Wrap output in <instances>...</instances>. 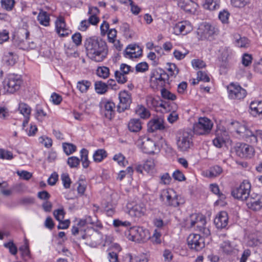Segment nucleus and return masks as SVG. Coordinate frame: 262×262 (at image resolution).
I'll list each match as a JSON object with an SVG mask.
<instances>
[{
    "mask_svg": "<svg viewBox=\"0 0 262 262\" xmlns=\"http://www.w3.org/2000/svg\"><path fill=\"white\" fill-rule=\"evenodd\" d=\"M206 220L200 214H194L190 216V227L196 226L197 229L202 232L205 235L208 236L210 234L209 229L205 227Z\"/></svg>",
    "mask_w": 262,
    "mask_h": 262,
    "instance_id": "1a4fd4ad",
    "label": "nucleus"
},
{
    "mask_svg": "<svg viewBox=\"0 0 262 262\" xmlns=\"http://www.w3.org/2000/svg\"><path fill=\"white\" fill-rule=\"evenodd\" d=\"M167 108L170 110L169 112L171 111V113L167 117V120L169 123H173L179 118V115L175 111L177 106L173 103H169V107Z\"/></svg>",
    "mask_w": 262,
    "mask_h": 262,
    "instance_id": "f704fd0d",
    "label": "nucleus"
},
{
    "mask_svg": "<svg viewBox=\"0 0 262 262\" xmlns=\"http://www.w3.org/2000/svg\"><path fill=\"white\" fill-rule=\"evenodd\" d=\"M22 82L20 76L9 74L5 78L3 82V87L7 93L13 94L20 89Z\"/></svg>",
    "mask_w": 262,
    "mask_h": 262,
    "instance_id": "20e7f679",
    "label": "nucleus"
},
{
    "mask_svg": "<svg viewBox=\"0 0 262 262\" xmlns=\"http://www.w3.org/2000/svg\"><path fill=\"white\" fill-rule=\"evenodd\" d=\"M219 52L220 54L219 56V59L225 63L228 62L233 55L232 50L226 47L221 48L219 50Z\"/></svg>",
    "mask_w": 262,
    "mask_h": 262,
    "instance_id": "c85d7f7f",
    "label": "nucleus"
},
{
    "mask_svg": "<svg viewBox=\"0 0 262 262\" xmlns=\"http://www.w3.org/2000/svg\"><path fill=\"white\" fill-rule=\"evenodd\" d=\"M130 71V66L125 63L121 64L119 70L115 72V76L118 82L121 84L125 83L127 80L126 75L128 74Z\"/></svg>",
    "mask_w": 262,
    "mask_h": 262,
    "instance_id": "a211bd4d",
    "label": "nucleus"
},
{
    "mask_svg": "<svg viewBox=\"0 0 262 262\" xmlns=\"http://www.w3.org/2000/svg\"><path fill=\"white\" fill-rule=\"evenodd\" d=\"M96 232L91 228L90 227H88L86 228L84 227L83 229V233L82 234L81 238L83 239H86L88 242L89 239L92 238Z\"/></svg>",
    "mask_w": 262,
    "mask_h": 262,
    "instance_id": "49530a36",
    "label": "nucleus"
},
{
    "mask_svg": "<svg viewBox=\"0 0 262 262\" xmlns=\"http://www.w3.org/2000/svg\"><path fill=\"white\" fill-rule=\"evenodd\" d=\"M220 4L221 0H205L203 7L205 9L213 11L219 9Z\"/></svg>",
    "mask_w": 262,
    "mask_h": 262,
    "instance_id": "72a5a7b5",
    "label": "nucleus"
},
{
    "mask_svg": "<svg viewBox=\"0 0 262 262\" xmlns=\"http://www.w3.org/2000/svg\"><path fill=\"white\" fill-rule=\"evenodd\" d=\"M204 29H199L198 34H201L202 38H208L214 33V28L209 25H206L204 26Z\"/></svg>",
    "mask_w": 262,
    "mask_h": 262,
    "instance_id": "e433bc0d",
    "label": "nucleus"
},
{
    "mask_svg": "<svg viewBox=\"0 0 262 262\" xmlns=\"http://www.w3.org/2000/svg\"><path fill=\"white\" fill-rule=\"evenodd\" d=\"M236 154L242 158H251L255 152L254 148L245 143L237 144L235 147Z\"/></svg>",
    "mask_w": 262,
    "mask_h": 262,
    "instance_id": "4468645a",
    "label": "nucleus"
},
{
    "mask_svg": "<svg viewBox=\"0 0 262 262\" xmlns=\"http://www.w3.org/2000/svg\"><path fill=\"white\" fill-rule=\"evenodd\" d=\"M136 114L141 118L146 119L150 116L149 111L142 105H138L135 109Z\"/></svg>",
    "mask_w": 262,
    "mask_h": 262,
    "instance_id": "2f4dec72",
    "label": "nucleus"
},
{
    "mask_svg": "<svg viewBox=\"0 0 262 262\" xmlns=\"http://www.w3.org/2000/svg\"><path fill=\"white\" fill-rule=\"evenodd\" d=\"M161 94L162 98L165 99L174 100L176 99V95L164 88L161 89Z\"/></svg>",
    "mask_w": 262,
    "mask_h": 262,
    "instance_id": "603ef678",
    "label": "nucleus"
},
{
    "mask_svg": "<svg viewBox=\"0 0 262 262\" xmlns=\"http://www.w3.org/2000/svg\"><path fill=\"white\" fill-rule=\"evenodd\" d=\"M192 135L187 131H179L177 136V145L181 151H187L192 145Z\"/></svg>",
    "mask_w": 262,
    "mask_h": 262,
    "instance_id": "39448f33",
    "label": "nucleus"
},
{
    "mask_svg": "<svg viewBox=\"0 0 262 262\" xmlns=\"http://www.w3.org/2000/svg\"><path fill=\"white\" fill-rule=\"evenodd\" d=\"M250 141L252 143L257 142L259 140L262 141V130H256L254 133L252 132V135L249 136Z\"/></svg>",
    "mask_w": 262,
    "mask_h": 262,
    "instance_id": "864d4df0",
    "label": "nucleus"
},
{
    "mask_svg": "<svg viewBox=\"0 0 262 262\" xmlns=\"http://www.w3.org/2000/svg\"><path fill=\"white\" fill-rule=\"evenodd\" d=\"M96 74L99 77L106 79L110 75V70L106 67H99L97 69Z\"/></svg>",
    "mask_w": 262,
    "mask_h": 262,
    "instance_id": "de8ad7c7",
    "label": "nucleus"
},
{
    "mask_svg": "<svg viewBox=\"0 0 262 262\" xmlns=\"http://www.w3.org/2000/svg\"><path fill=\"white\" fill-rule=\"evenodd\" d=\"M250 1L251 0H230V4L235 8H243L249 4Z\"/></svg>",
    "mask_w": 262,
    "mask_h": 262,
    "instance_id": "8fccbe9b",
    "label": "nucleus"
},
{
    "mask_svg": "<svg viewBox=\"0 0 262 262\" xmlns=\"http://www.w3.org/2000/svg\"><path fill=\"white\" fill-rule=\"evenodd\" d=\"M160 198L165 205L172 207H178L185 203L184 198L172 189L162 190Z\"/></svg>",
    "mask_w": 262,
    "mask_h": 262,
    "instance_id": "f03ea898",
    "label": "nucleus"
},
{
    "mask_svg": "<svg viewBox=\"0 0 262 262\" xmlns=\"http://www.w3.org/2000/svg\"><path fill=\"white\" fill-rule=\"evenodd\" d=\"M62 147L64 152L67 155H70L73 154L76 149V146L71 143H63Z\"/></svg>",
    "mask_w": 262,
    "mask_h": 262,
    "instance_id": "5fc2aeb1",
    "label": "nucleus"
},
{
    "mask_svg": "<svg viewBox=\"0 0 262 262\" xmlns=\"http://www.w3.org/2000/svg\"><path fill=\"white\" fill-rule=\"evenodd\" d=\"M107 157L106 151L103 149H99L93 154V160L96 162H100Z\"/></svg>",
    "mask_w": 262,
    "mask_h": 262,
    "instance_id": "79ce46f5",
    "label": "nucleus"
},
{
    "mask_svg": "<svg viewBox=\"0 0 262 262\" xmlns=\"http://www.w3.org/2000/svg\"><path fill=\"white\" fill-rule=\"evenodd\" d=\"M91 85V81L82 80L77 82L76 88L81 93H86Z\"/></svg>",
    "mask_w": 262,
    "mask_h": 262,
    "instance_id": "4c0bfd02",
    "label": "nucleus"
},
{
    "mask_svg": "<svg viewBox=\"0 0 262 262\" xmlns=\"http://www.w3.org/2000/svg\"><path fill=\"white\" fill-rule=\"evenodd\" d=\"M119 103L117 105V111L121 113L128 110L132 102L131 94L125 90L122 91L119 93Z\"/></svg>",
    "mask_w": 262,
    "mask_h": 262,
    "instance_id": "9b49d317",
    "label": "nucleus"
},
{
    "mask_svg": "<svg viewBox=\"0 0 262 262\" xmlns=\"http://www.w3.org/2000/svg\"><path fill=\"white\" fill-rule=\"evenodd\" d=\"M227 89L229 97L231 99H243L247 94L246 90L237 84L231 83L229 85Z\"/></svg>",
    "mask_w": 262,
    "mask_h": 262,
    "instance_id": "2eb2a0df",
    "label": "nucleus"
},
{
    "mask_svg": "<svg viewBox=\"0 0 262 262\" xmlns=\"http://www.w3.org/2000/svg\"><path fill=\"white\" fill-rule=\"evenodd\" d=\"M103 241V236L101 232H96L94 235L89 239V241L92 245L96 246L101 243Z\"/></svg>",
    "mask_w": 262,
    "mask_h": 262,
    "instance_id": "09e8293b",
    "label": "nucleus"
},
{
    "mask_svg": "<svg viewBox=\"0 0 262 262\" xmlns=\"http://www.w3.org/2000/svg\"><path fill=\"white\" fill-rule=\"evenodd\" d=\"M223 171L222 168L217 165L211 167L205 172V175L208 178H214L219 176Z\"/></svg>",
    "mask_w": 262,
    "mask_h": 262,
    "instance_id": "ea45409f",
    "label": "nucleus"
},
{
    "mask_svg": "<svg viewBox=\"0 0 262 262\" xmlns=\"http://www.w3.org/2000/svg\"><path fill=\"white\" fill-rule=\"evenodd\" d=\"M95 90L99 94H104L107 91V85L102 81H96L94 84Z\"/></svg>",
    "mask_w": 262,
    "mask_h": 262,
    "instance_id": "37998d69",
    "label": "nucleus"
},
{
    "mask_svg": "<svg viewBox=\"0 0 262 262\" xmlns=\"http://www.w3.org/2000/svg\"><path fill=\"white\" fill-rule=\"evenodd\" d=\"M146 103L149 108H155L157 111H159L158 108H161L159 111L162 113L170 111L167 108L169 107L168 103L156 99L151 96H147L146 97Z\"/></svg>",
    "mask_w": 262,
    "mask_h": 262,
    "instance_id": "f8f14e48",
    "label": "nucleus"
},
{
    "mask_svg": "<svg viewBox=\"0 0 262 262\" xmlns=\"http://www.w3.org/2000/svg\"><path fill=\"white\" fill-rule=\"evenodd\" d=\"M189 247L200 251L205 247L204 238L198 234H190L187 239Z\"/></svg>",
    "mask_w": 262,
    "mask_h": 262,
    "instance_id": "ddd939ff",
    "label": "nucleus"
},
{
    "mask_svg": "<svg viewBox=\"0 0 262 262\" xmlns=\"http://www.w3.org/2000/svg\"><path fill=\"white\" fill-rule=\"evenodd\" d=\"M127 212L128 214L132 217H140L144 215L146 212V207L143 203L135 204L130 203L127 204Z\"/></svg>",
    "mask_w": 262,
    "mask_h": 262,
    "instance_id": "dca6fc26",
    "label": "nucleus"
},
{
    "mask_svg": "<svg viewBox=\"0 0 262 262\" xmlns=\"http://www.w3.org/2000/svg\"><path fill=\"white\" fill-rule=\"evenodd\" d=\"M85 47L88 57L96 62L103 61L108 54L106 43L97 36L87 38L85 42Z\"/></svg>",
    "mask_w": 262,
    "mask_h": 262,
    "instance_id": "f257e3e1",
    "label": "nucleus"
},
{
    "mask_svg": "<svg viewBox=\"0 0 262 262\" xmlns=\"http://www.w3.org/2000/svg\"><path fill=\"white\" fill-rule=\"evenodd\" d=\"M230 13L226 10L220 11L219 14V18L223 23H227L228 21Z\"/></svg>",
    "mask_w": 262,
    "mask_h": 262,
    "instance_id": "680f3d73",
    "label": "nucleus"
},
{
    "mask_svg": "<svg viewBox=\"0 0 262 262\" xmlns=\"http://www.w3.org/2000/svg\"><path fill=\"white\" fill-rule=\"evenodd\" d=\"M17 60V56L12 52L6 53L3 57V60L8 66H12L15 64Z\"/></svg>",
    "mask_w": 262,
    "mask_h": 262,
    "instance_id": "c9c22d12",
    "label": "nucleus"
},
{
    "mask_svg": "<svg viewBox=\"0 0 262 262\" xmlns=\"http://www.w3.org/2000/svg\"><path fill=\"white\" fill-rule=\"evenodd\" d=\"M220 250L221 252L226 255L235 254L237 251L235 245L229 241L222 243L220 244Z\"/></svg>",
    "mask_w": 262,
    "mask_h": 262,
    "instance_id": "393cba45",
    "label": "nucleus"
},
{
    "mask_svg": "<svg viewBox=\"0 0 262 262\" xmlns=\"http://www.w3.org/2000/svg\"><path fill=\"white\" fill-rule=\"evenodd\" d=\"M113 160L116 161L119 165L122 166H125L126 163H127L125 161V157L121 153L116 154L113 157Z\"/></svg>",
    "mask_w": 262,
    "mask_h": 262,
    "instance_id": "6e6d98bb",
    "label": "nucleus"
},
{
    "mask_svg": "<svg viewBox=\"0 0 262 262\" xmlns=\"http://www.w3.org/2000/svg\"><path fill=\"white\" fill-rule=\"evenodd\" d=\"M168 80V74L162 69L154 71L150 76V82L154 86L162 87Z\"/></svg>",
    "mask_w": 262,
    "mask_h": 262,
    "instance_id": "9d476101",
    "label": "nucleus"
},
{
    "mask_svg": "<svg viewBox=\"0 0 262 262\" xmlns=\"http://www.w3.org/2000/svg\"><path fill=\"white\" fill-rule=\"evenodd\" d=\"M37 19L41 25L46 27L49 26L50 19L47 12L41 11L37 16Z\"/></svg>",
    "mask_w": 262,
    "mask_h": 262,
    "instance_id": "58836bf2",
    "label": "nucleus"
},
{
    "mask_svg": "<svg viewBox=\"0 0 262 262\" xmlns=\"http://www.w3.org/2000/svg\"><path fill=\"white\" fill-rule=\"evenodd\" d=\"M55 30L60 37H64L69 36L71 31L67 26L64 18L62 16L57 17L55 22Z\"/></svg>",
    "mask_w": 262,
    "mask_h": 262,
    "instance_id": "f3484780",
    "label": "nucleus"
},
{
    "mask_svg": "<svg viewBox=\"0 0 262 262\" xmlns=\"http://www.w3.org/2000/svg\"><path fill=\"white\" fill-rule=\"evenodd\" d=\"M236 132L243 138H248L249 136L252 135V132L248 129L245 123H240L235 121L231 123Z\"/></svg>",
    "mask_w": 262,
    "mask_h": 262,
    "instance_id": "b1692460",
    "label": "nucleus"
},
{
    "mask_svg": "<svg viewBox=\"0 0 262 262\" xmlns=\"http://www.w3.org/2000/svg\"><path fill=\"white\" fill-rule=\"evenodd\" d=\"M126 237L134 242H144L149 237V232L143 227L134 226L125 232Z\"/></svg>",
    "mask_w": 262,
    "mask_h": 262,
    "instance_id": "7ed1b4c3",
    "label": "nucleus"
},
{
    "mask_svg": "<svg viewBox=\"0 0 262 262\" xmlns=\"http://www.w3.org/2000/svg\"><path fill=\"white\" fill-rule=\"evenodd\" d=\"M189 52L187 50H183L181 51L179 50H175L173 51V56L178 60H181L185 58L186 55L188 54Z\"/></svg>",
    "mask_w": 262,
    "mask_h": 262,
    "instance_id": "bf43d9fd",
    "label": "nucleus"
},
{
    "mask_svg": "<svg viewBox=\"0 0 262 262\" xmlns=\"http://www.w3.org/2000/svg\"><path fill=\"white\" fill-rule=\"evenodd\" d=\"M142 49L136 45H129L125 49L124 55L126 58L134 59L139 57L142 55Z\"/></svg>",
    "mask_w": 262,
    "mask_h": 262,
    "instance_id": "412c9836",
    "label": "nucleus"
},
{
    "mask_svg": "<svg viewBox=\"0 0 262 262\" xmlns=\"http://www.w3.org/2000/svg\"><path fill=\"white\" fill-rule=\"evenodd\" d=\"M247 207L254 211L260 210L262 207V195L252 194L247 200Z\"/></svg>",
    "mask_w": 262,
    "mask_h": 262,
    "instance_id": "6ab92c4d",
    "label": "nucleus"
},
{
    "mask_svg": "<svg viewBox=\"0 0 262 262\" xmlns=\"http://www.w3.org/2000/svg\"><path fill=\"white\" fill-rule=\"evenodd\" d=\"M214 223L217 228H225L228 223L227 213L226 211L220 212L214 219Z\"/></svg>",
    "mask_w": 262,
    "mask_h": 262,
    "instance_id": "a878e982",
    "label": "nucleus"
},
{
    "mask_svg": "<svg viewBox=\"0 0 262 262\" xmlns=\"http://www.w3.org/2000/svg\"><path fill=\"white\" fill-rule=\"evenodd\" d=\"M67 163L71 168H75L79 165L80 160L77 157L72 156L68 159Z\"/></svg>",
    "mask_w": 262,
    "mask_h": 262,
    "instance_id": "13d9d810",
    "label": "nucleus"
},
{
    "mask_svg": "<svg viewBox=\"0 0 262 262\" xmlns=\"http://www.w3.org/2000/svg\"><path fill=\"white\" fill-rule=\"evenodd\" d=\"M47 114L42 106L38 105L36 108L35 117L39 121H42L47 117Z\"/></svg>",
    "mask_w": 262,
    "mask_h": 262,
    "instance_id": "a18cd8bd",
    "label": "nucleus"
},
{
    "mask_svg": "<svg viewBox=\"0 0 262 262\" xmlns=\"http://www.w3.org/2000/svg\"><path fill=\"white\" fill-rule=\"evenodd\" d=\"M213 126L212 121L207 117H200L193 125L194 133L199 135H207Z\"/></svg>",
    "mask_w": 262,
    "mask_h": 262,
    "instance_id": "423d86ee",
    "label": "nucleus"
},
{
    "mask_svg": "<svg viewBox=\"0 0 262 262\" xmlns=\"http://www.w3.org/2000/svg\"><path fill=\"white\" fill-rule=\"evenodd\" d=\"M89 151L85 148H82L80 150V157L82 162V165L83 168H86L90 165V161L88 160Z\"/></svg>",
    "mask_w": 262,
    "mask_h": 262,
    "instance_id": "c03bdc74",
    "label": "nucleus"
},
{
    "mask_svg": "<svg viewBox=\"0 0 262 262\" xmlns=\"http://www.w3.org/2000/svg\"><path fill=\"white\" fill-rule=\"evenodd\" d=\"M129 262H148V259L144 255L132 256L129 255Z\"/></svg>",
    "mask_w": 262,
    "mask_h": 262,
    "instance_id": "774afa93",
    "label": "nucleus"
},
{
    "mask_svg": "<svg viewBox=\"0 0 262 262\" xmlns=\"http://www.w3.org/2000/svg\"><path fill=\"white\" fill-rule=\"evenodd\" d=\"M15 2L14 0H1V4L2 7L5 10L10 11H11L14 6Z\"/></svg>",
    "mask_w": 262,
    "mask_h": 262,
    "instance_id": "3c124183",
    "label": "nucleus"
},
{
    "mask_svg": "<svg viewBox=\"0 0 262 262\" xmlns=\"http://www.w3.org/2000/svg\"><path fill=\"white\" fill-rule=\"evenodd\" d=\"M210 188L213 193L219 195V197L220 198V200H224L225 199V195L223 193L220 192L219 187L217 184H210Z\"/></svg>",
    "mask_w": 262,
    "mask_h": 262,
    "instance_id": "e2e57ef3",
    "label": "nucleus"
},
{
    "mask_svg": "<svg viewBox=\"0 0 262 262\" xmlns=\"http://www.w3.org/2000/svg\"><path fill=\"white\" fill-rule=\"evenodd\" d=\"M128 128L132 132H138L142 128V124L139 119H132L128 123Z\"/></svg>",
    "mask_w": 262,
    "mask_h": 262,
    "instance_id": "473e14b6",
    "label": "nucleus"
},
{
    "mask_svg": "<svg viewBox=\"0 0 262 262\" xmlns=\"http://www.w3.org/2000/svg\"><path fill=\"white\" fill-rule=\"evenodd\" d=\"M148 130L153 133L157 130L164 129L163 120L161 118H154L151 119L147 124Z\"/></svg>",
    "mask_w": 262,
    "mask_h": 262,
    "instance_id": "bb28decb",
    "label": "nucleus"
},
{
    "mask_svg": "<svg viewBox=\"0 0 262 262\" xmlns=\"http://www.w3.org/2000/svg\"><path fill=\"white\" fill-rule=\"evenodd\" d=\"M61 179L64 187L66 189L69 188L71 186V181L67 173H63Z\"/></svg>",
    "mask_w": 262,
    "mask_h": 262,
    "instance_id": "69168bd1",
    "label": "nucleus"
},
{
    "mask_svg": "<svg viewBox=\"0 0 262 262\" xmlns=\"http://www.w3.org/2000/svg\"><path fill=\"white\" fill-rule=\"evenodd\" d=\"M136 170L137 172L142 173L143 170H145L150 176L154 175L156 172V163L152 159L147 160L143 165H139Z\"/></svg>",
    "mask_w": 262,
    "mask_h": 262,
    "instance_id": "aec40b11",
    "label": "nucleus"
},
{
    "mask_svg": "<svg viewBox=\"0 0 262 262\" xmlns=\"http://www.w3.org/2000/svg\"><path fill=\"white\" fill-rule=\"evenodd\" d=\"M212 142L215 147L221 148L225 144L226 141L222 138L219 134H216V137L213 140Z\"/></svg>",
    "mask_w": 262,
    "mask_h": 262,
    "instance_id": "052dcab7",
    "label": "nucleus"
},
{
    "mask_svg": "<svg viewBox=\"0 0 262 262\" xmlns=\"http://www.w3.org/2000/svg\"><path fill=\"white\" fill-rule=\"evenodd\" d=\"M173 29L177 35L182 34L184 35L190 32L193 28L190 22L184 21L177 24Z\"/></svg>",
    "mask_w": 262,
    "mask_h": 262,
    "instance_id": "4be33fe9",
    "label": "nucleus"
},
{
    "mask_svg": "<svg viewBox=\"0 0 262 262\" xmlns=\"http://www.w3.org/2000/svg\"><path fill=\"white\" fill-rule=\"evenodd\" d=\"M136 144L143 152L148 154H154L159 151V148L155 142L146 136L140 137Z\"/></svg>",
    "mask_w": 262,
    "mask_h": 262,
    "instance_id": "0eeeda50",
    "label": "nucleus"
},
{
    "mask_svg": "<svg viewBox=\"0 0 262 262\" xmlns=\"http://www.w3.org/2000/svg\"><path fill=\"white\" fill-rule=\"evenodd\" d=\"M55 218L59 222L62 221L64 219L65 212L63 209H58L53 212Z\"/></svg>",
    "mask_w": 262,
    "mask_h": 262,
    "instance_id": "338daca9",
    "label": "nucleus"
},
{
    "mask_svg": "<svg viewBox=\"0 0 262 262\" xmlns=\"http://www.w3.org/2000/svg\"><path fill=\"white\" fill-rule=\"evenodd\" d=\"M235 45L236 46L239 48H247L249 46V40L245 37H241L239 35H236L234 36Z\"/></svg>",
    "mask_w": 262,
    "mask_h": 262,
    "instance_id": "a19ab883",
    "label": "nucleus"
},
{
    "mask_svg": "<svg viewBox=\"0 0 262 262\" xmlns=\"http://www.w3.org/2000/svg\"><path fill=\"white\" fill-rule=\"evenodd\" d=\"M103 104L105 110V116L107 118L111 119L114 113L115 104L111 101L104 102Z\"/></svg>",
    "mask_w": 262,
    "mask_h": 262,
    "instance_id": "7c9ffc66",
    "label": "nucleus"
},
{
    "mask_svg": "<svg viewBox=\"0 0 262 262\" xmlns=\"http://www.w3.org/2000/svg\"><path fill=\"white\" fill-rule=\"evenodd\" d=\"M179 6L185 11L189 13L194 12L198 5L192 0H180Z\"/></svg>",
    "mask_w": 262,
    "mask_h": 262,
    "instance_id": "cd10ccee",
    "label": "nucleus"
},
{
    "mask_svg": "<svg viewBox=\"0 0 262 262\" xmlns=\"http://www.w3.org/2000/svg\"><path fill=\"white\" fill-rule=\"evenodd\" d=\"M192 66L194 69H200L206 67L205 63L202 60L196 59H193L191 61Z\"/></svg>",
    "mask_w": 262,
    "mask_h": 262,
    "instance_id": "0e129e2a",
    "label": "nucleus"
},
{
    "mask_svg": "<svg viewBox=\"0 0 262 262\" xmlns=\"http://www.w3.org/2000/svg\"><path fill=\"white\" fill-rule=\"evenodd\" d=\"M251 185L248 180H244L240 185L232 190V195L241 201L247 200L249 198Z\"/></svg>",
    "mask_w": 262,
    "mask_h": 262,
    "instance_id": "6e6552de",
    "label": "nucleus"
},
{
    "mask_svg": "<svg viewBox=\"0 0 262 262\" xmlns=\"http://www.w3.org/2000/svg\"><path fill=\"white\" fill-rule=\"evenodd\" d=\"M18 110L24 117L23 122V127H25L28 124L30 118L32 109L31 107L26 103L19 102L18 104Z\"/></svg>",
    "mask_w": 262,
    "mask_h": 262,
    "instance_id": "5701e85b",
    "label": "nucleus"
},
{
    "mask_svg": "<svg viewBox=\"0 0 262 262\" xmlns=\"http://www.w3.org/2000/svg\"><path fill=\"white\" fill-rule=\"evenodd\" d=\"M167 70L168 72V76H176L179 73V69L177 66L174 63H168Z\"/></svg>",
    "mask_w": 262,
    "mask_h": 262,
    "instance_id": "4d7b16f0",
    "label": "nucleus"
},
{
    "mask_svg": "<svg viewBox=\"0 0 262 262\" xmlns=\"http://www.w3.org/2000/svg\"><path fill=\"white\" fill-rule=\"evenodd\" d=\"M250 114L256 117L262 114V101H252L250 104Z\"/></svg>",
    "mask_w": 262,
    "mask_h": 262,
    "instance_id": "c756f323",
    "label": "nucleus"
}]
</instances>
